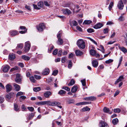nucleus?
Listing matches in <instances>:
<instances>
[{"instance_id":"nucleus-29","label":"nucleus","mask_w":127,"mask_h":127,"mask_svg":"<svg viewBox=\"0 0 127 127\" xmlns=\"http://www.w3.org/2000/svg\"><path fill=\"white\" fill-rule=\"evenodd\" d=\"M90 110V108L86 106L84 107L81 109V111H89Z\"/></svg>"},{"instance_id":"nucleus-51","label":"nucleus","mask_w":127,"mask_h":127,"mask_svg":"<svg viewBox=\"0 0 127 127\" xmlns=\"http://www.w3.org/2000/svg\"><path fill=\"white\" fill-rule=\"evenodd\" d=\"M81 82L83 86H85L86 85V80L85 79L81 80Z\"/></svg>"},{"instance_id":"nucleus-7","label":"nucleus","mask_w":127,"mask_h":127,"mask_svg":"<svg viewBox=\"0 0 127 127\" xmlns=\"http://www.w3.org/2000/svg\"><path fill=\"white\" fill-rule=\"evenodd\" d=\"M16 82L18 83L20 82L21 81V77L19 74L17 73L16 75V77L15 79Z\"/></svg>"},{"instance_id":"nucleus-64","label":"nucleus","mask_w":127,"mask_h":127,"mask_svg":"<svg viewBox=\"0 0 127 127\" xmlns=\"http://www.w3.org/2000/svg\"><path fill=\"white\" fill-rule=\"evenodd\" d=\"M70 5V2H68L65 4L64 6L65 7H69Z\"/></svg>"},{"instance_id":"nucleus-62","label":"nucleus","mask_w":127,"mask_h":127,"mask_svg":"<svg viewBox=\"0 0 127 127\" xmlns=\"http://www.w3.org/2000/svg\"><path fill=\"white\" fill-rule=\"evenodd\" d=\"M18 69V67L17 66H16L15 67L11 68L10 70V71H13L14 70H17Z\"/></svg>"},{"instance_id":"nucleus-53","label":"nucleus","mask_w":127,"mask_h":127,"mask_svg":"<svg viewBox=\"0 0 127 127\" xmlns=\"http://www.w3.org/2000/svg\"><path fill=\"white\" fill-rule=\"evenodd\" d=\"M58 71L57 70H55L53 71L52 73V75H56L58 73Z\"/></svg>"},{"instance_id":"nucleus-59","label":"nucleus","mask_w":127,"mask_h":127,"mask_svg":"<svg viewBox=\"0 0 127 127\" xmlns=\"http://www.w3.org/2000/svg\"><path fill=\"white\" fill-rule=\"evenodd\" d=\"M123 59V57L122 56L121 57L119 61V64L118 67V68L119 67V66L120 65H121L122 62V61Z\"/></svg>"},{"instance_id":"nucleus-47","label":"nucleus","mask_w":127,"mask_h":127,"mask_svg":"<svg viewBox=\"0 0 127 127\" xmlns=\"http://www.w3.org/2000/svg\"><path fill=\"white\" fill-rule=\"evenodd\" d=\"M109 30L108 29V28H105L104 29L103 31V33L104 34H106L108 33V32Z\"/></svg>"},{"instance_id":"nucleus-38","label":"nucleus","mask_w":127,"mask_h":127,"mask_svg":"<svg viewBox=\"0 0 127 127\" xmlns=\"http://www.w3.org/2000/svg\"><path fill=\"white\" fill-rule=\"evenodd\" d=\"M71 24H72V25L74 26H76L78 25L77 22L75 21H72L71 23Z\"/></svg>"},{"instance_id":"nucleus-10","label":"nucleus","mask_w":127,"mask_h":127,"mask_svg":"<svg viewBox=\"0 0 127 127\" xmlns=\"http://www.w3.org/2000/svg\"><path fill=\"white\" fill-rule=\"evenodd\" d=\"M52 94L51 93L50 91H47L44 94V96L46 98H49Z\"/></svg>"},{"instance_id":"nucleus-17","label":"nucleus","mask_w":127,"mask_h":127,"mask_svg":"<svg viewBox=\"0 0 127 127\" xmlns=\"http://www.w3.org/2000/svg\"><path fill=\"white\" fill-rule=\"evenodd\" d=\"M124 79V76H121L119 77L118 79H117L115 83V84H116L117 83L120 82L122 80Z\"/></svg>"},{"instance_id":"nucleus-25","label":"nucleus","mask_w":127,"mask_h":127,"mask_svg":"<svg viewBox=\"0 0 127 127\" xmlns=\"http://www.w3.org/2000/svg\"><path fill=\"white\" fill-rule=\"evenodd\" d=\"M13 95V94L10 93L6 95V98L8 99H10L12 97Z\"/></svg>"},{"instance_id":"nucleus-54","label":"nucleus","mask_w":127,"mask_h":127,"mask_svg":"<svg viewBox=\"0 0 127 127\" xmlns=\"http://www.w3.org/2000/svg\"><path fill=\"white\" fill-rule=\"evenodd\" d=\"M21 108L22 109V111H26L27 110V108L24 105H22Z\"/></svg>"},{"instance_id":"nucleus-1","label":"nucleus","mask_w":127,"mask_h":127,"mask_svg":"<svg viewBox=\"0 0 127 127\" xmlns=\"http://www.w3.org/2000/svg\"><path fill=\"white\" fill-rule=\"evenodd\" d=\"M77 45L79 47L83 49L85 46V43L84 41L81 39H80L77 41Z\"/></svg>"},{"instance_id":"nucleus-19","label":"nucleus","mask_w":127,"mask_h":127,"mask_svg":"<svg viewBox=\"0 0 127 127\" xmlns=\"http://www.w3.org/2000/svg\"><path fill=\"white\" fill-rule=\"evenodd\" d=\"M103 111L104 112L109 113L110 114L112 113V112H110L109 109L106 107H105L103 108Z\"/></svg>"},{"instance_id":"nucleus-49","label":"nucleus","mask_w":127,"mask_h":127,"mask_svg":"<svg viewBox=\"0 0 127 127\" xmlns=\"http://www.w3.org/2000/svg\"><path fill=\"white\" fill-rule=\"evenodd\" d=\"M87 31L89 33H91L94 32V30L92 28H89L87 30Z\"/></svg>"},{"instance_id":"nucleus-56","label":"nucleus","mask_w":127,"mask_h":127,"mask_svg":"<svg viewBox=\"0 0 127 127\" xmlns=\"http://www.w3.org/2000/svg\"><path fill=\"white\" fill-rule=\"evenodd\" d=\"M26 97L25 96L22 95L20 96V102H21V100H24L26 98Z\"/></svg>"},{"instance_id":"nucleus-21","label":"nucleus","mask_w":127,"mask_h":127,"mask_svg":"<svg viewBox=\"0 0 127 127\" xmlns=\"http://www.w3.org/2000/svg\"><path fill=\"white\" fill-rule=\"evenodd\" d=\"M119 49L122 51L124 53H127V49L123 47H119Z\"/></svg>"},{"instance_id":"nucleus-27","label":"nucleus","mask_w":127,"mask_h":127,"mask_svg":"<svg viewBox=\"0 0 127 127\" xmlns=\"http://www.w3.org/2000/svg\"><path fill=\"white\" fill-rule=\"evenodd\" d=\"M15 58V55L14 54H11L9 55V59L11 60H13Z\"/></svg>"},{"instance_id":"nucleus-24","label":"nucleus","mask_w":127,"mask_h":127,"mask_svg":"<svg viewBox=\"0 0 127 127\" xmlns=\"http://www.w3.org/2000/svg\"><path fill=\"white\" fill-rule=\"evenodd\" d=\"M78 87L77 86H74L71 89V91L72 93L76 92L77 90Z\"/></svg>"},{"instance_id":"nucleus-60","label":"nucleus","mask_w":127,"mask_h":127,"mask_svg":"<svg viewBox=\"0 0 127 127\" xmlns=\"http://www.w3.org/2000/svg\"><path fill=\"white\" fill-rule=\"evenodd\" d=\"M62 53V50L61 49L60 50L58 53V56H61Z\"/></svg>"},{"instance_id":"nucleus-45","label":"nucleus","mask_w":127,"mask_h":127,"mask_svg":"<svg viewBox=\"0 0 127 127\" xmlns=\"http://www.w3.org/2000/svg\"><path fill=\"white\" fill-rule=\"evenodd\" d=\"M24 94V93H23L21 92H18L16 95V96L17 97L19 96L23 95Z\"/></svg>"},{"instance_id":"nucleus-33","label":"nucleus","mask_w":127,"mask_h":127,"mask_svg":"<svg viewBox=\"0 0 127 127\" xmlns=\"http://www.w3.org/2000/svg\"><path fill=\"white\" fill-rule=\"evenodd\" d=\"M23 47V44L22 43H20L17 45L16 48L17 49V48H19L20 49H22Z\"/></svg>"},{"instance_id":"nucleus-2","label":"nucleus","mask_w":127,"mask_h":127,"mask_svg":"<svg viewBox=\"0 0 127 127\" xmlns=\"http://www.w3.org/2000/svg\"><path fill=\"white\" fill-rule=\"evenodd\" d=\"M31 47V43L28 41L25 43V46L24 48V51L26 52H28L29 50Z\"/></svg>"},{"instance_id":"nucleus-22","label":"nucleus","mask_w":127,"mask_h":127,"mask_svg":"<svg viewBox=\"0 0 127 127\" xmlns=\"http://www.w3.org/2000/svg\"><path fill=\"white\" fill-rule=\"evenodd\" d=\"M75 53L77 56H80L83 54V52L79 50H77L75 51Z\"/></svg>"},{"instance_id":"nucleus-28","label":"nucleus","mask_w":127,"mask_h":127,"mask_svg":"<svg viewBox=\"0 0 127 127\" xmlns=\"http://www.w3.org/2000/svg\"><path fill=\"white\" fill-rule=\"evenodd\" d=\"M14 110L16 111H20L18 107L17 104L15 103L14 105Z\"/></svg>"},{"instance_id":"nucleus-42","label":"nucleus","mask_w":127,"mask_h":127,"mask_svg":"<svg viewBox=\"0 0 127 127\" xmlns=\"http://www.w3.org/2000/svg\"><path fill=\"white\" fill-rule=\"evenodd\" d=\"M66 93V92L63 90H61L58 92V94L60 95H62L63 94H65Z\"/></svg>"},{"instance_id":"nucleus-30","label":"nucleus","mask_w":127,"mask_h":127,"mask_svg":"<svg viewBox=\"0 0 127 127\" xmlns=\"http://www.w3.org/2000/svg\"><path fill=\"white\" fill-rule=\"evenodd\" d=\"M90 54L92 56H94L96 53V51L93 49H91L90 50Z\"/></svg>"},{"instance_id":"nucleus-43","label":"nucleus","mask_w":127,"mask_h":127,"mask_svg":"<svg viewBox=\"0 0 127 127\" xmlns=\"http://www.w3.org/2000/svg\"><path fill=\"white\" fill-rule=\"evenodd\" d=\"M75 101L73 99H69L67 101L68 104L73 103Z\"/></svg>"},{"instance_id":"nucleus-9","label":"nucleus","mask_w":127,"mask_h":127,"mask_svg":"<svg viewBox=\"0 0 127 127\" xmlns=\"http://www.w3.org/2000/svg\"><path fill=\"white\" fill-rule=\"evenodd\" d=\"M10 35L12 36H13L19 34V32L16 31H12L10 32Z\"/></svg>"},{"instance_id":"nucleus-57","label":"nucleus","mask_w":127,"mask_h":127,"mask_svg":"<svg viewBox=\"0 0 127 127\" xmlns=\"http://www.w3.org/2000/svg\"><path fill=\"white\" fill-rule=\"evenodd\" d=\"M120 111V109L118 108L115 109L114 110V112L115 113H119Z\"/></svg>"},{"instance_id":"nucleus-52","label":"nucleus","mask_w":127,"mask_h":127,"mask_svg":"<svg viewBox=\"0 0 127 127\" xmlns=\"http://www.w3.org/2000/svg\"><path fill=\"white\" fill-rule=\"evenodd\" d=\"M34 78L37 80H39L41 78V77L40 76H38L36 75H34Z\"/></svg>"},{"instance_id":"nucleus-31","label":"nucleus","mask_w":127,"mask_h":127,"mask_svg":"<svg viewBox=\"0 0 127 127\" xmlns=\"http://www.w3.org/2000/svg\"><path fill=\"white\" fill-rule=\"evenodd\" d=\"M118 120L117 119L115 118L113 120L112 123L114 125H116L118 122Z\"/></svg>"},{"instance_id":"nucleus-34","label":"nucleus","mask_w":127,"mask_h":127,"mask_svg":"<svg viewBox=\"0 0 127 127\" xmlns=\"http://www.w3.org/2000/svg\"><path fill=\"white\" fill-rule=\"evenodd\" d=\"M30 79L32 82L33 83H35L36 82V81L35 80L34 77L32 76L30 77Z\"/></svg>"},{"instance_id":"nucleus-13","label":"nucleus","mask_w":127,"mask_h":127,"mask_svg":"<svg viewBox=\"0 0 127 127\" xmlns=\"http://www.w3.org/2000/svg\"><path fill=\"white\" fill-rule=\"evenodd\" d=\"M13 84L15 88V89L16 91H18L20 90V87L19 85L15 83H13Z\"/></svg>"},{"instance_id":"nucleus-14","label":"nucleus","mask_w":127,"mask_h":127,"mask_svg":"<svg viewBox=\"0 0 127 127\" xmlns=\"http://www.w3.org/2000/svg\"><path fill=\"white\" fill-rule=\"evenodd\" d=\"M100 126L101 127H108L107 123L103 121L100 122Z\"/></svg>"},{"instance_id":"nucleus-15","label":"nucleus","mask_w":127,"mask_h":127,"mask_svg":"<svg viewBox=\"0 0 127 127\" xmlns=\"http://www.w3.org/2000/svg\"><path fill=\"white\" fill-rule=\"evenodd\" d=\"M92 64L93 66L95 67H96L98 65V63L95 60H93L92 62Z\"/></svg>"},{"instance_id":"nucleus-55","label":"nucleus","mask_w":127,"mask_h":127,"mask_svg":"<svg viewBox=\"0 0 127 127\" xmlns=\"http://www.w3.org/2000/svg\"><path fill=\"white\" fill-rule=\"evenodd\" d=\"M62 33V31H60L59 32L57 35V37L58 38H61V35Z\"/></svg>"},{"instance_id":"nucleus-37","label":"nucleus","mask_w":127,"mask_h":127,"mask_svg":"<svg viewBox=\"0 0 127 127\" xmlns=\"http://www.w3.org/2000/svg\"><path fill=\"white\" fill-rule=\"evenodd\" d=\"M75 83V82L74 80L73 79H72L71 80L70 83L68 84V86H71L74 84Z\"/></svg>"},{"instance_id":"nucleus-41","label":"nucleus","mask_w":127,"mask_h":127,"mask_svg":"<svg viewBox=\"0 0 127 127\" xmlns=\"http://www.w3.org/2000/svg\"><path fill=\"white\" fill-rule=\"evenodd\" d=\"M36 104L37 105H45L44 101L37 102L36 103Z\"/></svg>"},{"instance_id":"nucleus-6","label":"nucleus","mask_w":127,"mask_h":127,"mask_svg":"<svg viewBox=\"0 0 127 127\" xmlns=\"http://www.w3.org/2000/svg\"><path fill=\"white\" fill-rule=\"evenodd\" d=\"M83 99L87 101H93L95 100L96 99V98L95 96H91L84 98Z\"/></svg>"},{"instance_id":"nucleus-58","label":"nucleus","mask_w":127,"mask_h":127,"mask_svg":"<svg viewBox=\"0 0 127 127\" xmlns=\"http://www.w3.org/2000/svg\"><path fill=\"white\" fill-rule=\"evenodd\" d=\"M62 89L67 91H69L70 90V89L68 87H63Z\"/></svg>"},{"instance_id":"nucleus-8","label":"nucleus","mask_w":127,"mask_h":127,"mask_svg":"<svg viewBox=\"0 0 127 127\" xmlns=\"http://www.w3.org/2000/svg\"><path fill=\"white\" fill-rule=\"evenodd\" d=\"M50 72V70L49 68H45L42 72V74L43 75H47Z\"/></svg>"},{"instance_id":"nucleus-40","label":"nucleus","mask_w":127,"mask_h":127,"mask_svg":"<svg viewBox=\"0 0 127 127\" xmlns=\"http://www.w3.org/2000/svg\"><path fill=\"white\" fill-rule=\"evenodd\" d=\"M37 5L39 7H42L43 5V3L42 2H38L37 3Z\"/></svg>"},{"instance_id":"nucleus-11","label":"nucleus","mask_w":127,"mask_h":127,"mask_svg":"<svg viewBox=\"0 0 127 127\" xmlns=\"http://www.w3.org/2000/svg\"><path fill=\"white\" fill-rule=\"evenodd\" d=\"M5 87L6 89V91L8 93L10 92L12 89L11 86L8 84L6 85Z\"/></svg>"},{"instance_id":"nucleus-48","label":"nucleus","mask_w":127,"mask_h":127,"mask_svg":"<svg viewBox=\"0 0 127 127\" xmlns=\"http://www.w3.org/2000/svg\"><path fill=\"white\" fill-rule=\"evenodd\" d=\"M113 60L110 59L109 60L106 61H105V63L107 64H109L113 62Z\"/></svg>"},{"instance_id":"nucleus-20","label":"nucleus","mask_w":127,"mask_h":127,"mask_svg":"<svg viewBox=\"0 0 127 127\" xmlns=\"http://www.w3.org/2000/svg\"><path fill=\"white\" fill-rule=\"evenodd\" d=\"M45 105L46 104L47 105L53 106V102H51L50 101H44Z\"/></svg>"},{"instance_id":"nucleus-63","label":"nucleus","mask_w":127,"mask_h":127,"mask_svg":"<svg viewBox=\"0 0 127 127\" xmlns=\"http://www.w3.org/2000/svg\"><path fill=\"white\" fill-rule=\"evenodd\" d=\"M89 39L91 41H92L96 45H97V43L93 39H92L90 37H89Z\"/></svg>"},{"instance_id":"nucleus-50","label":"nucleus","mask_w":127,"mask_h":127,"mask_svg":"<svg viewBox=\"0 0 127 127\" xmlns=\"http://www.w3.org/2000/svg\"><path fill=\"white\" fill-rule=\"evenodd\" d=\"M28 109L30 111L33 112L34 111V108L32 107H27Z\"/></svg>"},{"instance_id":"nucleus-61","label":"nucleus","mask_w":127,"mask_h":127,"mask_svg":"<svg viewBox=\"0 0 127 127\" xmlns=\"http://www.w3.org/2000/svg\"><path fill=\"white\" fill-rule=\"evenodd\" d=\"M58 51V50L57 49H56L54 50L53 53V54L54 55H56Z\"/></svg>"},{"instance_id":"nucleus-32","label":"nucleus","mask_w":127,"mask_h":127,"mask_svg":"<svg viewBox=\"0 0 127 127\" xmlns=\"http://www.w3.org/2000/svg\"><path fill=\"white\" fill-rule=\"evenodd\" d=\"M92 23V21L90 20H85L83 23V24H89Z\"/></svg>"},{"instance_id":"nucleus-4","label":"nucleus","mask_w":127,"mask_h":127,"mask_svg":"<svg viewBox=\"0 0 127 127\" xmlns=\"http://www.w3.org/2000/svg\"><path fill=\"white\" fill-rule=\"evenodd\" d=\"M61 11L64 14L69 15L71 13V11L67 8L62 9Z\"/></svg>"},{"instance_id":"nucleus-5","label":"nucleus","mask_w":127,"mask_h":127,"mask_svg":"<svg viewBox=\"0 0 127 127\" xmlns=\"http://www.w3.org/2000/svg\"><path fill=\"white\" fill-rule=\"evenodd\" d=\"M117 7L120 10H122L123 9L124 5L122 0H121L119 1L117 4Z\"/></svg>"},{"instance_id":"nucleus-12","label":"nucleus","mask_w":127,"mask_h":127,"mask_svg":"<svg viewBox=\"0 0 127 127\" xmlns=\"http://www.w3.org/2000/svg\"><path fill=\"white\" fill-rule=\"evenodd\" d=\"M91 103V102H81L76 103V105H86L87 104H90Z\"/></svg>"},{"instance_id":"nucleus-46","label":"nucleus","mask_w":127,"mask_h":127,"mask_svg":"<svg viewBox=\"0 0 127 127\" xmlns=\"http://www.w3.org/2000/svg\"><path fill=\"white\" fill-rule=\"evenodd\" d=\"M66 60V57H63L61 59V62L62 63H64L65 61Z\"/></svg>"},{"instance_id":"nucleus-26","label":"nucleus","mask_w":127,"mask_h":127,"mask_svg":"<svg viewBox=\"0 0 127 127\" xmlns=\"http://www.w3.org/2000/svg\"><path fill=\"white\" fill-rule=\"evenodd\" d=\"M22 58L24 60L27 61H29L30 59V58L29 57L25 55H22Z\"/></svg>"},{"instance_id":"nucleus-3","label":"nucleus","mask_w":127,"mask_h":127,"mask_svg":"<svg viewBox=\"0 0 127 127\" xmlns=\"http://www.w3.org/2000/svg\"><path fill=\"white\" fill-rule=\"evenodd\" d=\"M45 28V26L44 24L43 23L39 24L37 28V30L39 32L43 31V29Z\"/></svg>"},{"instance_id":"nucleus-44","label":"nucleus","mask_w":127,"mask_h":127,"mask_svg":"<svg viewBox=\"0 0 127 127\" xmlns=\"http://www.w3.org/2000/svg\"><path fill=\"white\" fill-rule=\"evenodd\" d=\"M72 63L71 60H69V63L68 67V68H70L72 66Z\"/></svg>"},{"instance_id":"nucleus-18","label":"nucleus","mask_w":127,"mask_h":127,"mask_svg":"<svg viewBox=\"0 0 127 127\" xmlns=\"http://www.w3.org/2000/svg\"><path fill=\"white\" fill-rule=\"evenodd\" d=\"M9 66L7 65L5 66L3 69V71L4 72H7L10 69Z\"/></svg>"},{"instance_id":"nucleus-23","label":"nucleus","mask_w":127,"mask_h":127,"mask_svg":"<svg viewBox=\"0 0 127 127\" xmlns=\"http://www.w3.org/2000/svg\"><path fill=\"white\" fill-rule=\"evenodd\" d=\"M63 43V39L61 38H58V40L57 41V44L59 45H62Z\"/></svg>"},{"instance_id":"nucleus-35","label":"nucleus","mask_w":127,"mask_h":127,"mask_svg":"<svg viewBox=\"0 0 127 127\" xmlns=\"http://www.w3.org/2000/svg\"><path fill=\"white\" fill-rule=\"evenodd\" d=\"M41 90L40 87H38L34 88L33 89V90L34 92H37L40 91Z\"/></svg>"},{"instance_id":"nucleus-16","label":"nucleus","mask_w":127,"mask_h":127,"mask_svg":"<svg viewBox=\"0 0 127 127\" xmlns=\"http://www.w3.org/2000/svg\"><path fill=\"white\" fill-rule=\"evenodd\" d=\"M103 26V24L101 23H99L96 25L94 27V28L95 29L100 28Z\"/></svg>"},{"instance_id":"nucleus-39","label":"nucleus","mask_w":127,"mask_h":127,"mask_svg":"<svg viewBox=\"0 0 127 127\" xmlns=\"http://www.w3.org/2000/svg\"><path fill=\"white\" fill-rule=\"evenodd\" d=\"M34 116V114L33 113H31L30 114L29 116V120L31 119Z\"/></svg>"},{"instance_id":"nucleus-36","label":"nucleus","mask_w":127,"mask_h":127,"mask_svg":"<svg viewBox=\"0 0 127 127\" xmlns=\"http://www.w3.org/2000/svg\"><path fill=\"white\" fill-rule=\"evenodd\" d=\"M113 5L114 3L113 2H112L110 3L108 7L109 9L110 10H111L113 6Z\"/></svg>"}]
</instances>
